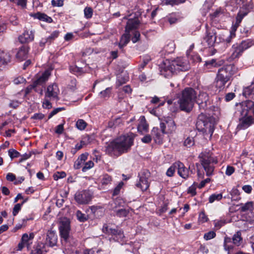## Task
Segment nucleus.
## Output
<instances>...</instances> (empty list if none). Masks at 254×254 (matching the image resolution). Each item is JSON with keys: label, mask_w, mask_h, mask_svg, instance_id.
I'll list each match as a JSON object with an SVG mask.
<instances>
[{"label": "nucleus", "mask_w": 254, "mask_h": 254, "mask_svg": "<svg viewBox=\"0 0 254 254\" xmlns=\"http://www.w3.org/2000/svg\"><path fill=\"white\" fill-rule=\"evenodd\" d=\"M148 125L146 123L144 116H141L139 119V123L137 127L138 131L142 132L146 131L148 129Z\"/></svg>", "instance_id": "obj_27"}, {"label": "nucleus", "mask_w": 254, "mask_h": 254, "mask_svg": "<svg viewBox=\"0 0 254 254\" xmlns=\"http://www.w3.org/2000/svg\"><path fill=\"white\" fill-rule=\"evenodd\" d=\"M225 224V221L224 220H218L214 221V224L215 227L217 228H221L223 225Z\"/></svg>", "instance_id": "obj_62"}, {"label": "nucleus", "mask_w": 254, "mask_h": 254, "mask_svg": "<svg viewBox=\"0 0 254 254\" xmlns=\"http://www.w3.org/2000/svg\"><path fill=\"white\" fill-rule=\"evenodd\" d=\"M196 99V93L192 88L187 87L182 91L179 97L178 103L181 110L190 112Z\"/></svg>", "instance_id": "obj_3"}, {"label": "nucleus", "mask_w": 254, "mask_h": 254, "mask_svg": "<svg viewBox=\"0 0 254 254\" xmlns=\"http://www.w3.org/2000/svg\"><path fill=\"white\" fill-rule=\"evenodd\" d=\"M166 18L170 24H174L178 21L177 17L174 13L169 14Z\"/></svg>", "instance_id": "obj_37"}, {"label": "nucleus", "mask_w": 254, "mask_h": 254, "mask_svg": "<svg viewBox=\"0 0 254 254\" xmlns=\"http://www.w3.org/2000/svg\"><path fill=\"white\" fill-rule=\"evenodd\" d=\"M233 243L232 239L226 237L224 238V247L226 251H229L233 248Z\"/></svg>", "instance_id": "obj_30"}, {"label": "nucleus", "mask_w": 254, "mask_h": 254, "mask_svg": "<svg viewBox=\"0 0 254 254\" xmlns=\"http://www.w3.org/2000/svg\"><path fill=\"white\" fill-rule=\"evenodd\" d=\"M204 40L207 43L208 46H213L216 40V31L215 29L214 28H207Z\"/></svg>", "instance_id": "obj_14"}, {"label": "nucleus", "mask_w": 254, "mask_h": 254, "mask_svg": "<svg viewBox=\"0 0 254 254\" xmlns=\"http://www.w3.org/2000/svg\"><path fill=\"white\" fill-rule=\"evenodd\" d=\"M70 70L74 74H79L82 72V68L76 66H74L70 67Z\"/></svg>", "instance_id": "obj_52"}, {"label": "nucleus", "mask_w": 254, "mask_h": 254, "mask_svg": "<svg viewBox=\"0 0 254 254\" xmlns=\"http://www.w3.org/2000/svg\"><path fill=\"white\" fill-rule=\"evenodd\" d=\"M93 166L94 163L92 161H89L85 164L84 166L82 169V171L83 172H86L87 170L92 168Z\"/></svg>", "instance_id": "obj_48"}, {"label": "nucleus", "mask_w": 254, "mask_h": 254, "mask_svg": "<svg viewBox=\"0 0 254 254\" xmlns=\"http://www.w3.org/2000/svg\"><path fill=\"white\" fill-rule=\"evenodd\" d=\"M161 130L158 127H153L151 130V136L156 143H162L164 134L166 133V125L164 123H160Z\"/></svg>", "instance_id": "obj_11"}, {"label": "nucleus", "mask_w": 254, "mask_h": 254, "mask_svg": "<svg viewBox=\"0 0 254 254\" xmlns=\"http://www.w3.org/2000/svg\"><path fill=\"white\" fill-rule=\"evenodd\" d=\"M111 93V88H107L105 90L101 91L100 93L101 98H106L109 97Z\"/></svg>", "instance_id": "obj_46"}, {"label": "nucleus", "mask_w": 254, "mask_h": 254, "mask_svg": "<svg viewBox=\"0 0 254 254\" xmlns=\"http://www.w3.org/2000/svg\"><path fill=\"white\" fill-rule=\"evenodd\" d=\"M252 45V41L249 39L243 41L240 44L233 45L231 49L230 59L233 60L239 58L243 52L251 47Z\"/></svg>", "instance_id": "obj_7"}, {"label": "nucleus", "mask_w": 254, "mask_h": 254, "mask_svg": "<svg viewBox=\"0 0 254 254\" xmlns=\"http://www.w3.org/2000/svg\"><path fill=\"white\" fill-rule=\"evenodd\" d=\"M249 12V8L244 6L241 8L236 17V24L239 25L245 17Z\"/></svg>", "instance_id": "obj_24"}, {"label": "nucleus", "mask_w": 254, "mask_h": 254, "mask_svg": "<svg viewBox=\"0 0 254 254\" xmlns=\"http://www.w3.org/2000/svg\"><path fill=\"white\" fill-rule=\"evenodd\" d=\"M216 64V60L212 59L211 60L206 61L204 65L208 68H211L212 67L215 66Z\"/></svg>", "instance_id": "obj_50"}, {"label": "nucleus", "mask_w": 254, "mask_h": 254, "mask_svg": "<svg viewBox=\"0 0 254 254\" xmlns=\"http://www.w3.org/2000/svg\"><path fill=\"white\" fill-rule=\"evenodd\" d=\"M197 130L211 136L214 129V121L211 117H207L202 113L197 118L196 123Z\"/></svg>", "instance_id": "obj_6"}, {"label": "nucleus", "mask_w": 254, "mask_h": 254, "mask_svg": "<svg viewBox=\"0 0 254 254\" xmlns=\"http://www.w3.org/2000/svg\"><path fill=\"white\" fill-rule=\"evenodd\" d=\"M112 177L108 174H105L103 176V178L102 179V183L103 185H107L110 183L112 182Z\"/></svg>", "instance_id": "obj_44"}, {"label": "nucleus", "mask_w": 254, "mask_h": 254, "mask_svg": "<svg viewBox=\"0 0 254 254\" xmlns=\"http://www.w3.org/2000/svg\"><path fill=\"white\" fill-rule=\"evenodd\" d=\"M76 216L77 219L80 222H84L87 219V215L85 214L82 213L79 210H78L76 212Z\"/></svg>", "instance_id": "obj_36"}, {"label": "nucleus", "mask_w": 254, "mask_h": 254, "mask_svg": "<svg viewBox=\"0 0 254 254\" xmlns=\"http://www.w3.org/2000/svg\"><path fill=\"white\" fill-rule=\"evenodd\" d=\"M28 48L26 46H22L18 50L16 57L20 61L25 60L27 57Z\"/></svg>", "instance_id": "obj_23"}, {"label": "nucleus", "mask_w": 254, "mask_h": 254, "mask_svg": "<svg viewBox=\"0 0 254 254\" xmlns=\"http://www.w3.org/2000/svg\"><path fill=\"white\" fill-rule=\"evenodd\" d=\"M139 25L138 20L137 19H129L128 20L126 26V32L129 33L130 31L137 28Z\"/></svg>", "instance_id": "obj_22"}, {"label": "nucleus", "mask_w": 254, "mask_h": 254, "mask_svg": "<svg viewBox=\"0 0 254 254\" xmlns=\"http://www.w3.org/2000/svg\"><path fill=\"white\" fill-rule=\"evenodd\" d=\"M1 58L3 60V63L7 64L10 61L11 57L9 53H5Z\"/></svg>", "instance_id": "obj_58"}, {"label": "nucleus", "mask_w": 254, "mask_h": 254, "mask_svg": "<svg viewBox=\"0 0 254 254\" xmlns=\"http://www.w3.org/2000/svg\"><path fill=\"white\" fill-rule=\"evenodd\" d=\"M241 108L240 113L241 116H252L254 112V102L251 100L243 102Z\"/></svg>", "instance_id": "obj_12"}, {"label": "nucleus", "mask_w": 254, "mask_h": 254, "mask_svg": "<svg viewBox=\"0 0 254 254\" xmlns=\"http://www.w3.org/2000/svg\"><path fill=\"white\" fill-rule=\"evenodd\" d=\"M20 104V103L17 100H12L9 103V106L11 108L15 109L18 107Z\"/></svg>", "instance_id": "obj_61"}, {"label": "nucleus", "mask_w": 254, "mask_h": 254, "mask_svg": "<svg viewBox=\"0 0 254 254\" xmlns=\"http://www.w3.org/2000/svg\"><path fill=\"white\" fill-rule=\"evenodd\" d=\"M133 138L123 135L111 142L106 147V152L111 156H119L127 152L133 144Z\"/></svg>", "instance_id": "obj_1"}, {"label": "nucleus", "mask_w": 254, "mask_h": 254, "mask_svg": "<svg viewBox=\"0 0 254 254\" xmlns=\"http://www.w3.org/2000/svg\"><path fill=\"white\" fill-rule=\"evenodd\" d=\"M194 144V141L193 138L190 137H187L184 142V145L187 147H190L193 145Z\"/></svg>", "instance_id": "obj_42"}, {"label": "nucleus", "mask_w": 254, "mask_h": 254, "mask_svg": "<svg viewBox=\"0 0 254 254\" xmlns=\"http://www.w3.org/2000/svg\"><path fill=\"white\" fill-rule=\"evenodd\" d=\"M21 241L24 243L26 245H28V242L30 241L28 237V234L25 233L23 234Z\"/></svg>", "instance_id": "obj_63"}, {"label": "nucleus", "mask_w": 254, "mask_h": 254, "mask_svg": "<svg viewBox=\"0 0 254 254\" xmlns=\"http://www.w3.org/2000/svg\"><path fill=\"white\" fill-rule=\"evenodd\" d=\"M222 198V193L216 194L214 193L211 194L209 197V202L210 203H213L215 200L219 201Z\"/></svg>", "instance_id": "obj_33"}, {"label": "nucleus", "mask_w": 254, "mask_h": 254, "mask_svg": "<svg viewBox=\"0 0 254 254\" xmlns=\"http://www.w3.org/2000/svg\"><path fill=\"white\" fill-rule=\"evenodd\" d=\"M59 32L58 31H55L52 33H51V34L48 37H47V39H48L49 43H50L52 41L57 38L59 36Z\"/></svg>", "instance_id": "obj_49"}, {"label": "nucleus", "mask_w": 254, "mask_h": 254, "mask_svg": "<svg viewBox=\"0 0 254 254\" xmlns=\"http://www.w3.org/2000/svg\"><path fill=\"white\" fill-rule=\"evenodd\" d=\"M128 80L127 77H123L122 75L118 76L117 84L118 86H121L125 83Z\"/></svg>", "instance_id": "obj_47"}, {"label": "nucleus", "mask_w": 254, "mask_h": 254, "mask_svg": "<svg viewBox=\"0 0 254 254\" xmlns=\"http://www.w3.org/2000/svg\"><path fill=\"white\" fill-rule=\"evenodd\" d=\"M233 243L234 245L239 246L242 242L241 233L239 231L235 234L232 238Z\"/></svg>", "instance_id": "obj_31"}, {"label": "nucleus", "mask_w": 254, "mask_h": 254, "mask_svg": "<svg viewBox=\"0 0 254 254\" xmlns=\"http://www.w3.org/2000/svg\"><path fill=\"white\" fill-rule=\"evenodd\" d=\"M59 230L62 238V243L66 244L70 239L69 232L70 231V222L66 218L62 219L59 224Z\"/></svg>", "instance_id": "obj_8"}, {"label": "nucleus", "mask_w": 254, "mask_h": 254, "mask_svg": "<svg viewBox=\"0 0 254 254\" xmlns=\"http://www.w3.org/2000/svg\"><path fill=\"white\" fill-rule=\"evenodd\" d=\"M64 131V124H60L58 125L55 130L56 133L58 134H62Z\"/></svg>", "instance_id": "obj_64"}, {"label": "nucleus", "mask_w": 254, "mask_h": 254, "mask_svg": "<svg viewBox=\"0 0 254 254\" xmlns=\"http://www.w3.org/2000/svg\"><path fill=\"white\" fill-rule=\"evenodd\" d=\"M176 168H177V166L175 165V163H174L167 170L166 172L167 176L168 177H172L174 175Z\"/></svg>", "instance_id": "obj_40"}, {"label": "nucleus", "mask_w": 254, "mask_h": 254, "mask_svg": "<svg viewBox=\"0 0 254 254\" xmlns=\"http://www.w3.org/2000/svg\"><path fill=\"white\" fill-rule=\"evenodd\" d=\"M199 220L202 223L205 222L207 221V217L205 215L204 212H201L199 213Z\"/></svg>", "instance_id": "obj_59"}, {"label": "nucleus", "mask_w": 254, "mask_h": 254, "mask_svg": "<svg viewBox=\"0 0 254 254\" xmlns=\"http://www.w3.org/2000/svg\"><path fill=\"white\" fill-rule=\"evenodd\" d=\"M189 68L190 66L187 60L178 58L173 61L166 60L164 61L160 67V71L161 75L169 78L177 71H186Z\"/></svg>", "instance_id": "obj_2"}, {"label": "nucleus", "mask_w": 254, "mask_h": 254, "mask_svg": "<svg viewBox=\"0 0 254 254\" xmlns=\"http://www.w3.org/2000/svg\"><path fill=\"white\" fill-rule=\"evenodd\" d=\"M8 155L11 159L17 158L20 156V153L14 149H10L8 150Z\"/></svg>", "instance_id": "obj_39"}, {"label": "nucleus", "mask_w": 254, "mask_h": 254, "mask_svg": "<svg viewBox=\"0 0 254 254\" xmlns=\"http://www.w3.org/2000/svg\"><path fill=\"white\" fill-rule=\"evenodd\" d=\"M58 237L56 232L52 230H49L47 233L46 244L50 247H54L57 243Z\"/></svg>", "instance_id": "obj_19"}, {"label": "nucleus", "mask_w": 254, "mask_h": 254, "mask_svg": "<svg viewBox=\"0 0 254 254\" xmlns=\"http://www.w3.org/2000/svg\"><path fill=\"white\" fill-rule=\"evenodd\" d=\"M240 209L242 212L249 211L253 212L254 211V203L253 201H249L245 204H241Z\"/></svg>", "instance_id": "obj_26"}, {"label": "nucleus", "mask_w": 254, "mask_h": 254, "mask_svg": "<svg viewBox=\"0 0 254 254\" xmlns=\"http://www.w3.org/2000/svg\"><path fill=\"white\" fill-rule=\"evenodd\" d=\"M199 161L206 172L207 176H211L213 173L214 165L218 162L216 158L209 151L205 150L198 156Z\"/></svg>", "instance_id": "obj_5"}, {"label": "nucleus", "mask_w": 254, "mask_h": 254, "mask_svg": "<svg viewBox=\"0 0 254 254\" xmlns=\"http://www.w3.org/2000/svg\"><path fill=\"white\" fill-rule=\"evenodd\" d=\"M52 4L54 6H62L64 5V0H52Z\"/></svg>", "instance_id": "obj_55"}, {"label": "nucleus", "mask_w": 254, "mask_h": 254, "mask_svg": "<svg viewBox=\"0 0 254 254\" xmlns=\"http://www.w3.org/2000/svg\"><path fill=\"white\" fill-rule=\"evenodd\" d=\"M175 165L177 166L178 174L179 175L184 179H187L189 177V170L186 168L184 164L178 161L175 163Z\"/></svg>", "instance_id": "obj_18"}, {"label": "nucleus", "mask_w": 254, "mask_h": 254, "mask_svg": "<svg viewBox=\"0 0 254 254\" xmlns=\"http://www.w3.org/2000/svg\"><path fill=\"white\" fill-rule=\"evenodd\" d=\"M66 176V173L64 172H57L53 175V178L55 180H58L60 179L64 178Z\"/></svg>", "instance_id": "obj_43"}, {"label": "nucleus", "mask_w": 254, "mask_h": 254, "mask_svg": "<svg viewBox=\"0 0 254 254\" xmlns=\"http://www.w3.org/2000/svg\"><path fill=\"white\" fill-rule=\"evenodd\" d=\"M254 123L252 116H242L240 119V124L238 127L240 129H244L249 127Z\"/></svg>", "instance_id": "obj_16"}, {"label": "nucleus", "mask_w": 254, "mask_h": 254, "mask_svg": "<svg viewBox=\"0 0 254 254\" xmlns=\"http://www.w3.org/2000/svg\"><path fill=\"white\" fill-rule=\"evenodd\" d=\"M75 201L79 204H88L92 198V193L89 190L77 191L74 195Z\"/></svg>", "instance_id": "obj_10"}, {"label": "nucleus", "mask_w": 254, "mask_h": 254, "mask_svg": "<svg viewBox=\"0 0 254 254\" xmlns=\"http://www.w3.org/2000/svg\"><path fill=\"white\" fill-rule=\"evenodd\" d=\"M37 86V85L35 84V83L34 82L32 84L28 86L25 90V94H28L32 91V89H34L36 91H37L36 89H35Z\"/></svg>", "instance_id": "obj_53"}, {"label": "nucleus", "mask_w": 254, "mask_h": 254, "mask_svg": "<svg viewBox=\"0 0 254 254\" xmlns=\"http://www.w3.org/2000/svg\"><path fill=\"white\" fill-rule=\"evenodd\" d=\"M254 92V84H252L249 86L246 87L244 89L243 95L246 97L250 96Z\"/></svg>", "instance_id": "obj_32"}, {"label": "nucleus", "mask_w": 254, "mask_h": 254, "mask_svg": "<svg viewBox=\"0 0 254 254\" xmlns=\"http://www.w3.org/2000/svg\"><path fill=\"white\" fill-rule=\"evenodd\" d=\"M150 176V172L147 170H143L138 174L139 181L135 185L136 188L144 191L146 190L150 186L148 179Z\"/></svg>", "instance_id": "obj_9"}, {"label": "nucleus", "mask_w": 254, "mask_h": 254, "mask_svg": "<svg viewBox=\"0 0 254 254\" xmlns=\"http://www.w3.org/2000/svg\"><path fill=\"white\" fill-rule=\"evenodd\" d=\"M216 236V233L215 232L213 231H209L207 233H206L204 234L203 238L206 240H211L214 238H215Z\"/></svg>", "instance_id": "obj_38"}, {"label": "nucleus", "mask_w": 254, "mask_h": 254, "mask_svg": "<svg viewBox=\"0 0 254 254\" xmlns=\"http://www.w3.org/2000/svg\"><path fill=\"white\" fill-rule=\"evenodd\" d=\"M161 123H164L166 125V133H173L177 129V126L175 121L171 118H167L164 120V122H162Z\"/></svg>", "instance_id": "obj_17"}, {"label": "nucleus", "mask_w": 254, "mask_h": 254, "mask_svg": "<svg viewBox=\"0 0 254 254\" xmlns=\"http://www.w3.org/2000/svg\"><path fill=\"white\" fill-rule=\"evenodd\" d=\"M234 171L235 168L233 167L228 166L226 170L225 174L226 175L230 176L234 172Z\"/></svg>", "instance_id": "obj_56"}, {"label": "nucleus", "mask_w": 254, "mask_h": 254, "mask_svg": "<svg viewBox=\"0 0 254 254\" xmlns=\"http://www.w3.org/2000/svg\"><path fill=\"white\" fill-rule=\"evenodd\" d=\"M25 202V200L23 201L21 203H17L15 205L12 211V214L14 216H16L18 214L19 211L21 210L22 205Z\"/></svg>", "instance_id": "obj_41"}, {"label": "nucleus", "mask_w": 254, "mask_h": 254, "mask_svg": "<svg viewBox=\"0 0 254 254\" xmlns=\"http://www.w3.org/2000/svg\"><path fill=\"white\" fill-rule=\"evenodd\" d=\"M126 33H127L124 34L121 37L120 42L119 44V46L120 49H122L124 46L126 45L129 41V34L127 32Z\"/></svg>", "instance_id": "obj_29"}, {"label": "nucleus", "mask_w": 254, "mask_h": 254, "mask_svg": "<svg viewBox=\"0 0 254 254\" xmlns=\"http://www.w3.org/2000/svg\"><path fill=\"white\" fill-rule=\"evenodd\" d=\"M10 2L15 3L18 6L25 8L27 4V0H9Z\"/></svg>", "instance_id": "obj_35"}, {"label": "nucleus", "mask_w": 254, "mask_h": 254, "mask_svg": "<svg viewBox=\"0 0 254 254\" xmlns=\"http://www.w3.org/2000/svg\"><path fill=\"white\" fill-rule=\"evenodd\" d=\"M140 33L138 31H135L133 33V37L132 38V41L133 43H136L139 39Z\"/></svg>", "instance_id": "obj_60"}, {"label": "nucleus", "mask_w": 254, "mask_h": 254, "mask_svg": "<svg viewBox=\"0 0 254 254\" xmlns=\"http://www.w3.org/2000/svg\"><path fill=\"white\" fill-rule=\"evenodd\" d=\"M102 230L104 233H107L108 234H113L114 235H118L121 236H122L123 235V234L121 230H116L115 229H112V228H109V226L107 225H104L103 226Z\"/></svg>", "instance_id": "obj_25"}, {"label": "nucleus", "mask_w": 254, "mask_h": 254, "mask_svg": "<svg viewBox=\"0 0 254 254\" xmlns=\"http://www.w3.org/2000/svg\"><path fill=\"white\" fill-rule=\"evenodd\" d=\"M33 17L34 18H38L40 20L46 21L49 23H51L53 21L51 17L48 16L44 13H41L40 12H38L37 13L34 14L33 15Z\"/></svg>", "instance_id": "obj_28"}, {"label": "nucleus", "mask_w": 254, "mask_h": 254, "mask_svg": "<svg viewBox=\"0 0 254 254\" xmlns=\"http://www.w3.org/2000/svg\"><path fill=\"white\" fill-rule=\"evenodd\" d=\"M86 126V123L82 119L78 120L76 123V127L80 130L84 129Z\"/></svg>", "instance_id": "obj_34"}, {"label": "nucleus", "mask_w": 254, "mask_h": 254, "mask_svg": "<svg viewBox=\"0 0 254 254\" xmlns=\"http://www.w3.org/2000/svg\"><path fill=\"white\" fill-rule=\"evenodd\" d=\"M6 29V24L3 22H0V35L5 32Z\"/></svg>", "instance_id": "obj_57"}, {"label": "nucleus", "mask_w": 254, "mask_h": 254, "mask_svg": "<svg viewBox=\"0 0 254 254\" xmlns=\"http://www.w3.org/2000/svg\"><path fill=\"white\" fill-rule=\"evenodd\" d=\"M51 74L50 69L46 70L41 75H39L37 80L34 81L35 84L38 85L45 83L48 80Z\"/></svg>", "instance_id": "obj_21"}, {"label": "nucleus", "mask_w": 254, "mask_h": 254, "mask_svg": "<svg viewBox=\"0 0 254 254\" xmlns=\"http://www.w3.org/2000/svg\"><path fill=\"white\" fill-rule=\"evenodd\" d=\"M34 39V31L32 30H25L18 37L21 43H27L32 42Z\"/></svg>", "instance_id": "obj_15"}, {"label": "nucleus", "mask_w": 254, "mask_h": 254, "mask_svg": "<svg viewBox=\"0 0 254 254\" xmlns=\"http://www.w3.org/2000/svg\"><path fill=\"white\" fill-rule=\"evenodd\" d=\"M123 185L124 183L123 182H121L119 183L118 186L115 188L114 190L113 195H117L119 193L120 190L123 187Z\"/></svg>", "instance_id": "obj_51"}, {"label": "nucleus", "mask_w": 254, "mask_h": 254, "mask_svg": "<svg viewBox=\"0 0 254 254\" xmlns=\"http://www.w3.org/2000/svg\"><path fill=\"white\" fill-rule=\"evenodd\" d=\"M127 213V211L125 209H119L117 212V215L120 217H126Z\"/></svg>", "instance_id": "obj_54"}, {"label": "nucleus", "mask_w": 254, "mask_h": 254, "mask_svg": "<svg viewBox=\"0 0 254 254\" xmlns=\"http://www.w3.org/2000/svg\"><path fill=\"white\" fill-rule=\"evenodd\" d=\"M59 92L60 90L57 84H50L47 87L45 92V98H48L51 100L57 99Z\"/></svg>", "instance_id": "obj_13"}, {"label": "nucleus", "mask_w": 254, "mask_h": 254, "mask_svg": "<svg viewBox=\"0 0 254 254\" xmlns=\"http://www.w3.org/2000/svg\"><path fill=\"white\" fill-rule=\"evenodd\" d=\"M208 96L206 93H200L196 100L200 109L205 110L207 108V101Z\"/></svg>", "instance_id": "obj_20"}, {"label": "nucleus", "mask_w": 254, "mask_h": 254, "mask_svg": "<svg viewBox=\"0 0 254 254\" xmlns=\"http://www.w3.org/2000/svg\"><path fill=\"white\" fill-rule=\"evenodd\" d=\"M235 73V67L233 64H229L219 69L215 78L216 87L220 90L225 86Z\"/></svg>", "instance_id": "obj_4"}, {"label": "nucleus", "mask_w": 254, "mask_h": 254, "mask_svg": "<svg viewBox=\"0 0 254 254\" xmlns=\"http://www.w3.org/2000/svg\"><path fill=\"white\" fill-rule=\"evenodd\" d=\"M84 16L87 18H90L93 14V10L90 7H86L84 10Z\"/></svg>", "instance_id": "obj_45"}]
</instances>
